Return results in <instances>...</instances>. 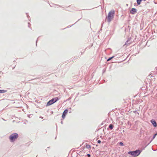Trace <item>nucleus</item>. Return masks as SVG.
I'll use <instances>...</instances> for the list:
<instances>
[{"label": "nucleus", "instance_id": "nucleus-1", "mask_svg": "<svg viewBox=\"0 0 157 157\" xmlns=\"http://www.w3.org/2000/svg\"><path fill=\"white\" fill-rule=\"evenodd\" d=\"M60 99V98L58 97L52 98L47 102L46 106H48L53 104L59 100Z\"/></svg>", "mask_w": 157, "mask_h": 157}, {"label": "nucleus", "instance_id": "nucleus-2", "mask_svg": "<svg viewBox=\"0 0 157 157\" xmlns=\"http://www.w3.org/2000/svg\"><path fill=\"white\" fill-rule=\"evenodd\" d=\"M115 12L114 10H111L107 16L108 21L109 23L112 21L114 16Z\"/></svg>", "mask_w": 157, "mask_h": 157}, {"label": "nucleus", "instance_id": "nucleus-3", "mask_svg": "<svg viewBox=\"0 0 157 157\" xmlns=\"http://www.w3.org/2000/svg\"><path fill=\"white\" fill-rule=\"evenodd\" d=\"M18 135L17 133H14L11 134L9 137L11 142H13L18 137Z\"/></svg>", "mask_w": 157, "mask_h": 157}, {"label": "nucleus", "instance_id": "nucleus-4", "mask_svg": "<svg viewBox=\"0 0 157 157\" xmlns=\"http://www.w3.org/2000/svg\"><path fill=\"white\" fill-rule=\"evenodd\" d=\"M128 154L131 155L132 157H136L137 156V149L134 151H129Z\"/></svg>", "mask_w": 157, "mask_h": 157}, {"label": "nucleus", "instance_id": "nucleus-5", "mask_svg": "<svg viewBox=\"0 0 157 157\" xmlns=\"http://www.w3.org/2000/svg\"><path fill=\"white\" fill-rule=\"evenodd\" d=\"M68 113V109H65L63 112L62 115V118L63 119L65 118V116Z\"/></svg>", "mask_w": 157, "mask_h": 157}, {"label": "nucleus", "instance_id": "nucleus-6", "mask_svg": "<svg viewBox=\"0 0 157 157\" xmlns=\"http://www.w3.org/2000/svg\"><path fill=\"white\" fill-rule=\"evenodd\" d=\"M151 122L152 124H153V126L155 127H156L157 126V123L155 120L154 119H152L151 121Z\"/></svg>", "mask_w": 157, "mask_h": 157}, {"label": "nucleus", "instance_id": "nucleus-7", "mask_svg": "<svg viewBox=\"0 0 157 157\" xmlns=\"http://www.w3.org/2000/svg\"><path fill=\"white\" fill-rule=\"evenodd\" d=\"M137 10L135 8H132L130 10V13L134 14L136 12Z\"/></svg>", "mask_w": 157, "mask_h": 157}, {"label": "nucleus", "instance_id": "nucleus-8", "mask_svg": "<svg viewBox=\"0 0 157 157\" xmlns=\"http://www.w3.org/2000/svg\"><path fill=\"white\" fill-rule=\"evenodd\" d=\"M79 77L77 76H74L73 77L72 79L74 81H77Z\"/></svg>", "mask_w": 157, "mask_h": 157}, {"label": "nucleus", "instance_id": "nucleus-9", "mask_svg": "<svg viewBox=\"0 0 157 157\" xmlns=\"http://www.w3.org/2000/svg\"><path fill=\"white\" fill-rule=\"evenodd\" d=\"M113 125L112 124H110L109 125V127L107 128V129L109 130V128L111 130L113 129Z\"/></svg>", "mask_w": 157, "mask_h": 157}, {"label": "nucleus", "instance_id": "nucleus-10", "mask_svg": "<svg viewBox=\"0 0 157 157\" xmlns=\"http://www.w3.org/2000/svg\"><path fill=\"white\" fill-rule=\"evenodd\" d=\"M7 91V90H0V93H6Z\"/></svg>", "mask_w": 157, "mask_h": 157}, {"label": "nucleus", "instance_id": "nucleus-11", "mask_svg": "<svg viewBox=\"0 0 157 157\" xmlns=\"http://www.w3.org/2000/svg\"><path fill=\"white\" fill-rule=\"evenodd\" d=\"M85 145L87 148L89 149L90 148H91V146L90 145L87 144H86Z\"/></svg>", "mask_w": 157, "mask_h": 157}, {"label": "nucleus", "instance_id": "nucleus-12", "mask_svg": "<svg viewBox=\"0 0 157 157\" xmlns=\"http://www.w3.org/2000/svg\"><path fill=\"white\" fill-rule=\"evenodd\" d=\"M118 144H119V145L120 146H124V143L123 142H119L118 143Z\"/></svg>", "mask_w": 157, "mask_h": 157}, {"label": "nucleus", "instance_id": "nucleus-13", "mask_svg": "<svg viewBox=\"0 0 157 157\" xmlns=\"http://www.w3.org/2000/svg\"><path fill=\"white\" fill-rule=\"evenodd\" d=\"M128 40H127L126 41V42L125 44H124V46L125 45H128L130 43H128Z\"/></svg>", "mask_w": 157, "mask_h": 157}, {"label": "nucleus", "instance_id": "nucleus-14", "mask_svg": "<svg viewBox=\"0 0 157 157\" xmlns=\"http://www.w3.org/2000/svg\"><path fill=\"white\" fill-rule=\"evenodd\" d=\"M82 18H80L79 19L78 21L76 22L75 23H74V24H73V25H70L69 26H68V27H71L72 25H74L78 21H79Z\"/></svg>", "mask_w": 157, "mask_h": 157}, {"label": "nucleus", "instance_id": "nucleus-15", "mask_svg": "<svg viewBox=\"0 0 157 157\" xmlns=\"http://www.w3.org/2000/svg\"><path fill=\"white\" fill-rule=\"evenodd\" d=\"M142 0H138V5L140 4Z\"/></svg>", "mask_w": 157, "mask_h": 157}, {"label": "nucleus", "instance_id": "nucleus-16", "mask_svg": "<svg viewBox=\"0 0 157 157\" xmlns=\"http://www.w3.org/2000/svg\"><path fill=\"white\" fill-rule=\"evenodd\" d=\"M28 27L30 29H32L31 27H30V25H31L30 23L29 22H28Z\"/></svg>", "mask_w": 157, "mask_h": 157}, {"label": "nucleus", "instance_id": "nucleus-17", "mask_svg": "<svg viewBox=\"0 0 157 157\" xmlns=\"http://www.w3.org/2000/svg\"><path fill=\"white\" fill-rule=\"evenodd\" d=\"M111 59H111V58L110 57L108 59H107V61H110V60H111Z\"/></svg>", "mask_w": 157, "mask_h": 157}, {"label": "nucleus", "instance_id": "nucleus-18", "mask_svg": "<svg viewBox=\"0 0 157 157\" xmlns=\"http://www.w3.org/2000/svg\"><path fill=\"white\" fill-rule=\"evenodd\" d=\"M138 155L140 154V153H141V151H140V150H138Z\"/></svg>", "mask_w": 157, "mask_h": 157}, {"label": "nucleus", "instance_id": "nucleus-19", "mask_svg": "<svg viewBox=\"0 0 157 157\" xmlns=\"http://www.w3.org/2000/svg\"><path fill=\"white\" fill-rule=\"evenodd\" d=\"M157 135V133H156L154 135L153 137V139H154L156 136Z\"/></svg>", "mask_w": 157, "mask_h": 157}, {"label": "nucleus", "instance_id": "nucleus-20", "mask_svg": "<svg viewBox=\"0 0 157 157\" xmlns=\"http://www.w3.org/2000/svg\"><path fill=\"white\" fill-rule=\"evenodd\" d=\"M86 156L88 157H90L91 156V155L89 154H87L86 155Z\"/></svg>", "mask_w": 157, "mask_h": 157}, {"label": "nucleus", "instance_id": "nucleus-21", "mask_svg": "<svg viewBox=\"0 0 157 157\" xmlns=\"http://www.w3.org/2000/svg\"><path fill=\"white\" fill-rule=\"evenodd\" d=\"M101 143V141L100 140H98L97 143L98 144H100V143Z\"/></svg>", "mask_w": 157, "mask_h": 157}, {"label": "nucleus", "instance_id": "nucleus-22", "mask_svg": "<svg viewBox=\"0 0 157 157\" xmlns=\"http://www.w3.org/2000/svg\"><path fill=\"white\" fill-rule=\"evenodd\" d=\"M105 122V121H103L102 123H101V125H102L103 124H104V123Z\"/></svg>", "mask_w": 157, "mask_h": 157}, {"label": "nucleus", "instance_id": "nucleus-23", "mask_svg": "<svg viewBox=\"0 0 157 157\" xmlns=\"http://www.w3.org/2000/svg\"><path fill=\"white\" fill-rule=\"evenodd\" d=\"M137 1H138V0H136V2H137V3H135V6H137Z\"/></svg>", "mask_w": 157, "mask_h": 157}, {"label": "nucleus", "instance_id": "nucleus-24", "mask_svg": "<svg viewBox=\"0 0 157 157\" xmlns=\"http://www.w3.org/2000/svg\"><path fill=\"white\" fill-rule=\"evenodd\" d=\"M78 58V57H75L74 58L75 59H77Z\"/></svg>", "mask_w": 157, "mask_h": 157}, {"label": "nucleus", "instance_id": "nucleus-25", "mask_svg": "<svg viewBox=\"0 0 157 157\" xmlns=\"http://www.w3.org/2000/svg\"><path fill=\"white\" fill-rule=\"evenodd\" d=\"M115 57L114 56H112V57H110L111 58V59H113V58H114Z\"/></svg>", "mask_w": 157, "mask_h": 157}, {"label": "nucleus", "instance_id": "nucleus-26", "mask_svg": "<svg viewBox=\"0 0 157 157\" xmlns=\"http://www.w3.org/2000/svg\"><path fill=\"white\" fill-rule=\"evenodd\" d=\"M26 14L27 15V16L28 17H29V16L28 15V13H26Z\"/></svg>", "mask_w": 157, "mask_h": 157}, {"label": "nucleus", "instance_id": "nucleus-27", "mask_svg": "<svg viewBox=\"0 0 157 157\" xmlns=\"http://www.w3.org/2000/svg\"><path fill=\"white\" fill-rule=\"evenodd\" d=\"M38 38L37 39V40H36V46H37V41H38Z\"/></svg>", "mask_w": 157, "mask_h": 157}, {"label": "nucleus", "instance_id": "nucleus-28", "mask_svg": "<svg viewBox=\"0 0 157 157\" xmlns=\"http://www.w3.org/2000/svg\"><path fill=\"white\" fill-rule=\"evenodd\" d=\"M136 22H135V23L134 24V27H135V26L136 25Z\"/></svg>", "mask_w": 157, "mask_h": 157}, {"label": "nucleus", "instance_id": "nucleus-29", "mask_svg": "<svg viewBox=\"0 0 157 157\" xmlns=\"http://www.w3.org/2000/svg\"><path fill=\"white\" fill-rule=\"evenodd\" d=\"M104 23V22L102 23V24L101 25V27H102L103 26V24Z\"/></svg>", "mask_w": 157, "mask_h": 157}, {"label": "nucleus", "instance_id": "nucleus-30", "mask_svg": "<svg viewBox=\"0 0 157 157\" xmlns=\"http://www.w3.org/2000/svg\"><path fill=\"white\" fill-rule=\"evenodd\" d=\"M40 118H41V119H43V117H42L41 116L40 117Z\"/></svg>", "mask_w": 157, "mask_h": 157}, {"label": "nucleus", "instance_id": "nucleus-31", "mask_svg": "<svg viewBox=\"0 0 157 157\" xmlns=\"http://www.w3.org/2000/svg\"><path fill=\"white\" fill-rule=\"evenodd\" d=\"M134 112L135 113H136V112H137V111L136 110L135 111H134Z\"/></svg>", "mask_w": 157, "mask_h": 157}, {"label": "nucleus", "instance_id": "nucleus-32", "mask_svg": "<svg viewBox=\"0 0 157 157\" xmlns=\"http://www.w3.org/2000/svg\"><path fill=\"white\" fill-rule=\"evenodd\" d=\"M61 123L62 124H63V122L62 121H61Z\"/></svg>", "mask_w": 157, "mask_h": 157}, {"label": "nucleus", "instance_id": "nucleus-33", "mask_svg": "<svg viewBox=\"0 0 157 157\" xmlns=\"http://www.w3.org/2000/svg\"><path fill=\"white\" fill-rule=\"evenodd\" d=\"M136 123H137V121H135V125H136V124H137Z\"/></svg>", "mask_w": 157, "mask_h": 157}, {"label": "nucleus", "instance_id": "nucleus-34", "mask_svg": "<svg viewBox=\"0 0 157 157\" xmlns=\"http://www.w3.org/2000/svg\"><path fill=\"white\" fill-rule=\"evenodd\" d=\"M31 115H28V117H29L30 118V116Z\"/></svg>", "mask_w": 157, "mask_h": 157}, {"label": "nucleus", "instance_id": "nucleus-35", "mask_svg": "<svg viewBox=\"0 0 157 157\" xmlns=\"http://www.w3.org/2000/svg\"><path fill=\"white\" fill-rule=\"evenodd\" d=\"M71 99V98H68V99H67V100H69L70 99Z\"/></svg>", "mask_w": 157, "mask_h": 157}, {"label": "nucleus", "instance_id": "nucleus-36", "mask_svg": "<svg viewBox=\"0 0 157 157\" xmlns=\"http://www.w3.org/2000/svg\"><path fill=\"white\" fill-rule=\"evenodd\" d=\"M81 55H82V52H81Z\"/></svg>", "mask_w": 157, "mask_h": 157}, {"label": "nucleus", "instance_id": "nucleus-37", "mask_svg": "<svg viewBox=\"0 0 157 157\" xmlns=\"http://www.w3.org/2000/svg\"><path fill=\"white\" fill-rule=\"evenodd\" d=\"M4 120V121H5V119H3Z\"/></svg>", "mask_w": 157, "mask_h": 157}, {"label": "nucleus", "instance_id": "nucleus-38", "mask_svg": "<svg viewBox=\"0 0 157 157\" xmlns=\"http://www.w3.org/2000/svg\"><path fill=\"white\" fill-rule=\"evenodd\" d=\"M144 1H145V0H144Z\"/></svg>", "mask_w": 157, "mask_h": 157}]
</instances>
